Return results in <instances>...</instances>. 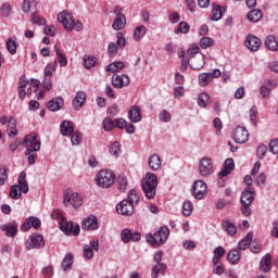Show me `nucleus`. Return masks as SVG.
<instances>
[{"instance_id": "61", "label": "nucleus", "mask_w": 278, "mask_h": 278, "mask_svg": "<svg viewBox=\"0 0 278 278\" xmlns=\"http://www.w3.org/2000/svg\"><path fill=\"white\" fill-rule=\"evenodd\" d=\"M116 38H117V42H116L117 47L123 49L125 47V45H127V40L125 39V35H123V33H117Z\"/></svg>"}, {"instance_id": "35", "label": "nucleus", "mask_w": 278, "mask_h": 278, "mask_svg": "<svg viewBox=\"0 0 278 278\" xmlns=\"http://www.w3.org/2000/svg\"><path fill=\"white\" fill-rule=\"evenodd\" d=\"M166 264H156L152 267L151 278H157L166 271Z\"/></svg>"}, {"instance_id": "4", "label": "nucleus", "mask_w": 278, "mask_h": 278, "mask_svg": "<svg viewBox=\"0 0 278 278\" xmlns=\"http://www.w3.org/2000/svg\"><path fill=\"white\" fill-rule=\"evenodd\" d=\"M141 187L147 199H155L157 192V176L154 174H147L141 182Z\"/></svg>"}, {"instance_id": "10", "label": "nucleus", "mask_w": 278, "mask_h": 278, "mask_svg": "<svg viewBox=\"0 0 278 278\" xmlns=\"http://www.w3.org/2000/svg\"><path fill=\"white\" fill-rule=\"evenodd\" d=\"M45 247V237L39 233H35L30 236L26 241L27 251H31V249H43Z\"/></svg>"}, {"instance_id": "5", "label": "nucleus", "mask_w": 278, "mask_h": 278, "mask_svg": "<svg viewBox=\"0 0 278 278\" xmlns=\"http://www.w3.org/2000/svg\"><path fill=\"white\" fill-rule=\"evenodd\" d=\"M23 144L26 149L25 155H31V153H38L40 151L42 142L38 139V135L33 132L25 136Z\"/></svg>"}, {"instance_id": "29", "label": "nucleus", "mask_w": 278, "mask_h": 278, "mask_svg": "<svg viewBox=\"0 0 278 278\" xmlns=\"http://www.w3.org/2000/svg\"><path fill=\"white\" fill-rule=\"evenodd\" d=\"M236 168V164L233 163V159H227L224 163V168L218 173L219 177H227L231 170Z\"/></svg>"}, {"instance_id": "6", "label": "nucleus", "mask_w": 278, "mask_h": 278, "mask_svg": "<svg viewBox=\"0 0 278 278\" xmlns=\"http://www.w3.org/2000/svg\"><path fill=\"white\" fill-rule=\"evenodd\" d=\"M116 181V175L110 169H102L97 174L96 184L99 188H111Z\"/></svg>"}, {"instance_id": "38", "label": "nucleus", "mask_w": 278, "mask_h": 278, "mask_svg": "<svg viewBox=\"0 0 278 278\" xmlns=\"http://www.w3.org/2000/svg\"><path fill=\"white\" fill-rule=\"evenodd\" d=\"M125 68V63L117 61L108 65L106 71L109 73H118V71H123Z\"/></svg>"}, {"instance_id": "22", "label": "nucleus", "mask_w": 278, "mask_h": 278, "mask_svg": "<svg viewBox=\"0 0 278 278\" xmlns=\"http://www.w3.org/2000/svg\"><path fill=\"white\" fill-rule=\"evenodd\" d=\"M0 230L5 231L9 238H14V236L18 233V224H16V222H13L11 224L1 225Z\"/></svg>"}, {"instance_id": "52", "label": "nucleus", "mask_w": 278, "mask_h": 278, "mask_svg": "<svg viewBox=\"0 0 278 278\" xmlns=\"http://www.w3.org/2000/svg\"><path fill=\"white\" fill-rule=\"evenodd\" d=\"M109 151L111 155H114V157H118V155L121 154V143L118 141L113 142Z\"/></svg>"}, {"instance_id": "15", "label": "nucleus", "mask_w": 278, "mask_h": 278, "mask_svg": "<svg viewBox=\"0 0 278 278\" xmlns=\"http://www.w3.org/2000/svg\"><path fill=\"white\" fill-rule=\"evenodd\" d=\"M121 238L123 242L127 244L129 242H139L142 236L140 235V232H131V230L129 229H124L122 230Z\"/></svg>"}, {"instance_id": "40", "label": "nucleus", "mask_w": 278, "mask_h": 278, "mask_svg": "<svg viewBox=\"0 0 278 278\" xmlns=\"http://www.w3.org/2000/svg\"><path fill=\"white\" fill-rule=\"evenodd\" d=\"M58 66V61H54V63L48 64L43 70V77H52L53 73H55Z\"/></svg>"}, {"instance_id": "34", "label": "nucleus", "mask_w": 278, "mask_h": 278, "mask_svg": "<svg viewBox=\"0 0 278 278\" xmlns=\"http://www.w3.org/2000/svg\"><path fill=\"white\" fill-rule=\"evenodd\" d=\"M224 231H227L228 236H236V224L231 223L229 219H225L222 224Z\"/></svg>"}, {"instance_id": "49", "label": "nucleus", "mask_w": 278, "mask_h": 278, "mask_svg": "<svg viewBox=\"0 0 278 278\" xmlns=\"http://www.w3.org/2000/svg\"><path fill=\"white\" fill-rule=\"evenodd\" d=\"M188 31H190V24L188 22H180L174 34H188Z\"/></svg>"}, {"instance_id": "42", "label": "nucleus", "mask_w": 278, "mask_h": 278, "mask_svg": "<svg viewBox=\"0 0 278 278\" xmlns=\"http://www.w3.org/2000/svg\"><path fill=\"white\" fill-rule=\"evenodd\" d=\"M126 201H128V203H131L132 206L138 205L139 201H140V195L138 194V192H136V190H130L128 193V199H126Z\"/></svg>"}, {"instance_id": "13", "label": "nucleus", "mask_w": 278, "mask_h": 278, "mask_svg": "<svg viewBox=\"0 0 278 278\" xmlns=\"http://www.w3.org/2000/svg\"><path fill=\"white\" fill-rule=\"evenodd\" d=\"M232 138L237 144H245V142H249V130L245 127L238 126L233 131Z\"/></svg>"}, {"instance_id": "7", "label": "nucleus", "mask_w": 278, "mask_h": 278, "mask_svg": "<svg viewBox=\"0 0 278 278\" xmlns=\"http://www.w3.org/2000/svg\"><path fill=\"white\" fill-rule=\"evenodd\" d=\"M63 203L64 205H73V207H81L84 204V199L79 193L66 190L63 193Z\"/></svg>"}, {"instance_id": "54", "label": "nucleus", "mask_w": 278, "mask_h": 278, "mask_svg": "<svg viewBox=\"0 0 278 278\" xmlns=\"http://www.w3.org/2000/svg\"><path fill=\"white\" fill-rule=\"evenodd\" d=\"M1 16H3L4 18H8V16H10V14H12V5H10V3H3L1 9Z\"/></svg>"}, {"instance_id": "60", "label": "nucleus", "mask_w": 278, "mask_h": 278, "mask_svg": "<svg viewBox=\"0 0 278 278\" xmlns=\"http://www.w3.org/2000/svg\"><path fill=\"white\" fill-rule=\"evenodd\" d=\"M31 21L34 23V25H47V20L40 17V15H38V13H33L31 16Z\"/></svg>"}, {"instance_id": "62", "label": "nucleus", "mask_w": 278, "mask_h": 278, "mask_svg": "<svg viewBox=\"0 0 278 278\" xmlns=\"http://www.w3.org/2000/svg\"><path fill=\"white\" fill-rule=\"evenodd\" d=\"M159 118L162 123H170V113L164 110L160 113Z\"/></svg>"}, {"instance_id": "46", "label": "nucleus", "mask_w": 278, "mask_h": 278, "mask_svg": "<svg viewBox=\"0 0 278 278\" xmlns=\"http://www.w3.org/2000/svg\"><path fill=\"white\" fill-rule=\"evenodd\" d=\"M193 210L194 205H192V202L190 200L185 201V203L182 204L184 216H191Z\"/></svg>"}, {"instance_id": "32", "label": "nucleus", "mask_w": 278, "mask_h": 278, "mask_svg": "<svg viewBox=\"0 0 278 278\" xmlns=\"http://www.w3.org/2000/svg\"><path fill=\"white\" fill-rule=\"evenodd\" d=\"M262 10L260 9H254L252 11H250L247 15V18L251 22V23H260V21H262Z\"/></svg>"}, {"instance_id": "51", "label": "nucleus", "mask_w": 278, "mask_h": 278, "mask_svg": "<svg viewBox=\"0 0 278 278\" xmlns=\"http://www.w3.org/2000/svg\"><path fill=\"white\" fill-rule=\"evenodd\" d=\"M16 49H17L16 41L12 38H9L7 40V50L9 51V53H11V55H15Z\"/></svg>"}, {"instance_id": "24", "label": "nucleus", "mask_w": 278, "mask_h": 278, "mask_svg": "<svg viewBox=\"0 0 278 278\" xmlns=\"http://www.w3.org/2000/svg\"><path fill=\"white\" fill-rule=\"evenodd\" d=\"M253 187H248L242 193H241V204L242 205H251L253 203Z\"/></svg>"}, {"instance_id": "43", "label": "nucleus", "mask_w": 278, "mask_h": 278, "mask_svg": "<svg viewBox=\"0 0 278 278\" xmlns=\"http://www.w3.org/2000/svg\"><path fill=\"white\" fill-rule=\"evenodd\" d=\"M22 195H23V191H21L18 185L11 186V191L9 193V197L11 199H14L15 201H17V199H20Z\"/></svg>"}, {"instance_id": "45", "label": "nucleus", "mask_w": 278, "mask_h": 278, "mask_svg": "<svg viewBox=\"0 0 278 278\" xmlns=\"http://www.w3.org/2000/svg\"><path fill=\"white\" fill-rule=\"evenodd\" d=\"M73 267V254L68 253L62 261L63 270H68Z\"/></svg>"}, {"instance_id": "55", "label": "nucleus", "mask_w": 278, "mask_h": 278, "mask_svg": "<svg viewBox=\"0 0 278 278\" xmlns=\"http://www.w3.org/2000/svg\"><path fill=\"white\" fill-rule=\"evenodd\" d=\"M94 64H97V61L94 60V58L90 56V55H85L84 56V66L87 70L92 68V66H94Z\"/></svg>"}, {"instance_id": "63", "label": "nucleus", "mask_w": 278, "mask_h": 278, "mask_svg": "<svg viewBox=\"0 0 278 278\" xmlns=\"http://www.w3.org/2000/svg\"><path fill=\"white\" fill-rule=\"evenodd\" d=\"M269 150L274 155L278 154V139H274L269 142Z\"/></svg>"}, {"instance_id": "2", "label": "nucleus", "mask_w": 278, "mask_h": 278, "mask_svg": "<svg viewBox=\"0 0 278 278\" xmlns=\"http://www.w3.org/2000/svg\"><path fill=\"white\" fill-rule=\"evenodd\" d=\"M168 236H170V229H168L166 226H163L155 233H147L146 240L148 244H151V247H162V244H166Z\"/></svg>"}, {"instance_id": "41", "label": "nucleus", "mask_w": 278, "mask_h": 278, "mask_svg": "<svg viewBox=\"0 0 278 278\" xmlns=\"http://www.w3.org/2000/svg\"><path fill=\"white\" fill-rule=\"evenodd\" d=\"M211 18L212 21H220L223 18V9H220V5H213Z\"/></svg>"}, {"instance_id": "1", "label": "nucleus", "mask_w": 278, "mask_h": 278, "mask_svg": "<svg viewBox=\"0 0 278 278\" xmlns=\"http://www.w3.org/2000/svg\"><path fill=\"white\" fill-rule=\"evenodd\" d=\"M187 55H189V66L192 71H201L205 66V55L201 53V48L199 46H191L187 50Z\"/></svg>"}, {"instance_id": "64", "label": "nucleus", "mask_w": 278, "mask_h": 278, "mask_svg": "<svg viewBox=\"0 0 278 278\" xmlns=\"http://www.w3.org/2000/svg\"><path fill=\"white\" fill-rule=\"evenodd\" d=\"M42 87L46 90H51V88H53V84L51 83V77L43 76Z\"/></svg>"}, {"instance_id": "47", "label": "nucleus", "mask_w": 278, "mask_h": 278, "mask_svg": "<svg viewBox=\"0 0 278 278\" xmlns=\"http://www.w3.org/2000/svg\"><path fill=\"white\" fill-rule=\"evenodd\" d=\"M54 51L56 53V58L59 60L60 66H66L68 64V60L66 59V54L60 52V48L58 46L54 47Z\"/></svg>"}, {"instance_id": "36", "label": "nucleus", "mask_w": 278, "mask_h": 278, "mask_svg": "<svg viewBox=\"0 0 278 278\" xmlns=\"http://www.w3.org/2000/svg\"><path fill=\"white\" fill-rule=\"evenodd\" d=\"M265 47L266 49H269V51H278V42L275 36L269 35L265 40Z\"/></svg>"}, {"instance_id": "37", "label": "nucleus", "mask_w": 278, "mask_h": 278, "mask_svg": "<svg viewBox=\"0 0 278 278\" xmlns=\"http://www.w3.org/2000/svg\"><path fill=\"white\" fill-rule=\"evenodd\" d=\"M240 251L238 250H231L230 252H228L227 254V260L230 264L235 265L238 264V262H240Z\"/></svg>"}, {"instance_id": "14", "label": "nucleus", "mask_w": 278, "mask_h": 278, "mask_svg": "<svg viewBox=\"0 0 278 278\" xmlns=\"http://www.w3.org/2000/svg\"><path fill=\"white\" fill-rule=\"evenodd\" d=\"M40 225H42L40 218L30 216L25 219L24 224L21 227V231H29L31 227H34V229H40Z\"/></svg>"}, {"instance_id": "21", "label": "nucleus", "mask_w": 278, "mask_h": 278, "mask_svg": "<svg viewBox=\"0 0 278 278\" xmlns=\"http://www.w3.org/2000/svg\"><path fill=\"white\" fill-rule=\"evenodd\" d=\"M47 108L48 110H50V112H59V110H62V108H64V98H53L47 103Z\"/></svg>"}, {"instance_id": "50", "label": "nucleus", "mask_w": 278, "mask_h": 278, "mask_svg": "<svg viewBox=\"0 0 278 278\" xmlns=\"http://www.w3.org/2000/svg\"><path fill=\"white\" fill-rule=\"evenodd\" d=\"M212 83V77L210 73H202L199 75V84L200 86H208Z\"/></svg>"}, {"instance_id": "44", "label": "nucleus", "mask_w": 278, "mask_h": 278, "mask_svg": "<svg viewBox=\"0 0 278 278\" xmlns=\"http://www.w3.org/2000/svg\"><path fill=\"white\" fill-rule=\"evenodd\" d=\"M208 101H210V93L202 92V93L199 94L198 105H200V108H207Z\"/></svg>"}, {"instance_id": "16", "label": "nucleus", "mask_w": 278, "mask_h": 278, "mask_svg": "<svg viewBox=\"0 0 278 278\" xmlns=\"http://www.w3.org/2000/svg\"><path fill=\"white\" fill-rule=\"evenodd\" d=\"M83 229L85 231H94L99 229V219L94 215H90L83 222Z\"/></svg>"}, {"instance_id": "30", "label": "nucleus", "mask_w": 278, "mask_h": 278, "mask_svg": "<svg viewBox=\"0 0 278 278\" xmlns=\"http://www.w3.org/2000/svg\"><path fill=\"white\" fill-rule=\"evenodd\" d=\"M251 242H253V232L250 231L239 243L238 251H247L249 247H251Z\"/></svg>"}, {"instance_id": "27", "label": "nucleus", "mask_w": 278, "mask_h": 278, "mask_svg": "<svg viewBox=\"0 0 278 278\" xmlns=\"http://www.w3.org/2000/svg\"><path fill=\"white\" fill-rule=\"evenodd\" d=\"M62 136H72L75 134V128L73 127V122L63 121L60 125Z\"/></svg>"}, {"instance_id": "57", "label": "nucleus", "mask_w": 278, "mask_h": 278, "mask_svg": "<svg viewBox=\"0 0 278 278\" xmlns=\"http://www.w3.org/2000/svg\"><path fill=\"white\" fill-rule=\"evenodd\" d=\"M212 45H214V39L210 38V37H203L200 40V47L201 49H207L210 47H212Z\"/></svg>"}, {"instance_id": "26", "label": "nucleus", "mask_w": 278, "mask_h": 278, "mask_svg": "<svg viewBox=\"0 0 278 278\" xmlns=\"http://www.w3.org/2000/svg\"><path fill=\"white\" fill-rule=\"evenodd\" d=\"M86 103V92L78 91L73 100L74 110H81Z\"/></svg>"}, {"instance_id": "11", "label": "nucleus", "mask_w": 278, "mask_h": 278, "mask_svg": "<svg viewBox=\"0 0 278 278\" xmlns=\"http://www.w3.org/2000/svg\"><path fill=\"white\" fill-rule=\"evenodd\" d=\"M199 173L202 177H210L214 173V165L212 164V159L203 157L199 162Z\"/></svg>"}, {"instance_id": "25", "label": "nucleus", "mask_w": 278, "mask_h": 278, "mask_svg": "<svg viewBox=\"0 0 278 278\" xmlns=\"http://www.w3.org/2000/svg\"><path fill=\"white\" fill-rule=\"evenodd\" d=\"M271 260H273V256H270V253H267L265 256H263L258 267L261 273H270Z\"/></svg>"}, {"instance_id": "23", "label": "nucleus", "mask_w": 278, "mask_h": 278, "mask_svg": "<svg viewBox=\"0 0 278 278\" xmlns=\"http://www.w3.org/2000/svg\"><path fill=\"white\" fill-rule=\"evenodd\" d=\"M17 186L24 194H27L29 192V184L27 182V173L21 172L18 178H17Z\"/></svg>"}, {"instance_id": "9", "label": "nucleus", "mask_w": 278, "mask_h": 278, "mask_svg": "<svg viewBox=\"0 0 278 278\" xmlns=\"http://www.w3.org/2000/svg\"><path fill=\"white\" fill-rule=\"evenodd\" d=\"M191 194L194 199H203L207 194V184L203 180H195L191 189Z\"/></svg>"}, {"instance_id": "48", "label": "nucleus", "mask_w": 278, "mask_h": 278, "mask_svg": "<svg viewBox=\"0 0 278 278\" xmlns=\"http://www.w3.org/2000/svg\"><path fill=\"white\" fill-rule=\"evenodd\" d=\"M127 177H125V175H119L117 178V188L121 192H125V190H127Z\"/></svg>"}, {"instance_id": "58", "label": "nucleus", "mask_w": 278, "mask_h": 278, "mask_svg": "<svg viewBox=\"0 0 278 278\" xmlns=\"http://www.w3.org/2000/svg\"><path fill=\"white\" fill-rule=\"evenodd\" d=\"M109 55L114 58L118 53V45L116 42H110L108 47Z\"/></svg>"}, {"instance_id": "28", "label": "nucleus", "mask_w": 278, "mask_h": 278, "mask_svg": "<svg viewBox=\"0 0 278 278\" xmlns=\"http://www.w3.org/2000/svg\"><path fill=\"white\" fill-rule=\"evenodd\" d=\"M7 134L9 138H14L15 136H18V129L16 128V118L10 117L8 119Z\"/></svg>"}, {"instance_id": "19", "label": "nucleus", "mask_w": 278, "mask_h": 278, "mask_svg": "<svg viewBox=\"0 0 278 278\" xmlns=\"http://www.w3.org/2000/svg\"><path fill=\"white\" fill-rule=\"evenodd\" d=\"M245 47L250 49V51H258L262 47V40L255 35H249L245 39Z\"/></svg>"}, {"instance_id": "53", "label": "nucleus", "mask_w": 278, "mask_h": 278, "mask_svg": "<svg viewBox=\"0 0 278 278\" xmlns=\"http://www.w3.org/2000/svg\"><path fill=\"white\" fill-rule=\"evenodd\" d=\"M83 136L81 132H73L71 137V142L73 147H78V144H81Z\"/></svg>"}, {"instance_id": "31", "label": "nucleus", "mask_w": 278, "mask_h": 278, "mask_svg": "<svg viewBox=\"0 0 278 278\" xmlns=\"http://www.w3.org/2000/svg\"><path fill=\"white\" fill-rule=\"evenodd\" d=\"M148 164L151 170H160V167L162 166V159H160L157 154H152L149 157Z\"/></svg>"}, {"instance_id": "59", "label": "nucleus", "mask_w": 278, "mask_h": 278, "mask_svg": "<svg viewBox=\"0 0 278 278\" xmlns=\"http://www.w3.org/2000/svg\"><path fill=\"white\" fill-rule=\"evenodd\" d=\"M267 152H268V148L265 144H261L256 150V155L257 157H260V160H263L266 156Z\"/></svg>"}, {"instance_id": "8", "label": "nucleus", "mask_w": 278, "mask_h": 278, "mask_svg": "<svg viewBox=\"0 0 278 278\" xmlns=\"http://www.w3.org/2000/svg\"><path fill=\"white\" fill-rule=\"evenodd\" d=\"M114 14L116 15L112 28L115 29V31H121V29H125V26L127 25V18L125 17V14H123V8L116 5L114 8Z\"/></svg>"}, {"instance_id": "39", "label": "nucleus", "mask_w": 278, "mask_h": 278, "mask_svg": "<svg viewBox=\"0 0 278 278\" xmlns=\"http://www.w3.org/2000/svg\"><path fill=\"white\" fill-rule=\"evenodd\" d=\"M60 229L61 231H63V233H65L66 236H70V233L73 232V222H66L62 219L60 222Z\"/></svg>"}, {"instance_id": "12", "label": "nucleus", "mask_w": 278, "mask_h": 278, "mask_svg": "<svg viewBox=\"0 0 278 278\" xmlns=\"http://www.w3.org/2000/svg\"><path fill=\"white\" fill-rule=\"evenodd\" d=\"M94 251H99V241L97 239L90 240L89 244L83 247L85 260H92L94 257Z\"/></svg>"}, {"instance_id": "17", "label": "nucleus", "mask_w": 278, "mask_h": 278, "mask_svg": "<svg viewBox=\"0 0 278 278\" xmlns=\"http://www.w3.org/2000/svg\"><path fill=\"white\" fill-rule=\"evenodd\" d=\"M117 213L122 214L123 216H131L134 214V205L129 203V200H123L116 206Z\"/></svg>"}, {"instance_id": "33", "label": "nucleus", "mask_w": 278, "mask_h": 278, "mask_svg": "<svg viewBox=\"0 0 278 278\" xmlns=\"http://www.w3.org/2000/svg\"><path fill=\"white\" fill-rule=\"evenodd\" d=\"M146 35H147V26L144 25L137 26L134 31V40H136L137 42H140V40H142V38H144Z\"/></svg>"}, {"instance_id": "3", "label": "nucleus", "mask_w": 278, "mask_h": 278, "mask_svg": "<svg viewBox=\"0 0 278 278\" xmlns=\"http://www.w3.org/2000/svg\"><path fill=\"white\" fill-rule=\"evenodd\" d=\"M58 21L59 23H62L63 27L70 31H73V29L76 31H81V29H84V24H81L79 21H75L73 15H71V13L67 11L59 13Z\"/></svg>"}, {"instance_id": "56", "label": "nucleus", "mask_w": 278, "mask_h": 278, "mask_svg": "<svg viewBox=\"0 0 278 278\" xmlns=\"http://www.w3.org/2000/svg\"><path fill=\"white\" fill-rule=\"evenodd\" d=\"M102 125H103L104 131H112V129H114L115 127L114 122L110 117L104 118L102 122Z\"/></svg>"}, {"instance_id": "20", "label": "nucleus", "mask_w": 278, "mask_h": 278, "mask_svg": "<svg viewBox=\"0 0 278 278\" xmlns=\"http://www.w3.org/2000/svg\"><path fill=\"white\" fill-rule=\"evenodd\" d=\"M128 118H129L130 123H140V121H142V114H141L140 106H138V105L130 106V109L128 111Z\"/></svg>"}, {"instance_id": "18", "label": "nucleus", "mask_w": 278, "mask_h": 278, "mask_svg": "<svg viewBox=\"0 0 278 278\" xmlns=\"http://www.w3.org/2000/svg\"><path fill=\"white\" fill-rule=\"evenodd\" d=\"M130 79L129 76L123 75H113L112 85L114 88H125V86H129Z\"/></svg>"}]
</instances>
